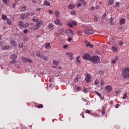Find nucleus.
I'll use <instances>...</instances> for the list:
<instances>
[{
  "label": "nucleus",
  "instance_id": "22",
  "mask_svg": "<svg viewBox=\"0 0 129 129\" xmlns=\"http://www.w3.org/2000/svg\"><path fill=\"white\" fill-rule=\"evenodd\" d=\"M66 25L67 26H68V27H70V28H72L73 27V26L72 25V23H71V22H67L66 23Z\"/></svg>",
  "mask_w": 129,
  "mask_h": 129
},
{
  "label": "nucleus",
  "instance_id": "19",
  "mask_svg": "<svg viewBox=\"0 0 129 129\" xmlns=\"http://www.w3.org/2000/svg\"><path fill=\"white\" fill-rule=\"evenodd\" d=\"M17 54H12L10 56V58L12 59V60H16V59H17Z\"/></svg>",
  "mask_w": 129,
  "mask_h": 129
},
{
  "label": "nucleus",
  "instance_id": "6",
  "mask_svg": "<svg viewBox=\"0 0 129 129\" xmlns=\"http://www.w3.org/2000/svg\"><path fill=\"white\" fill-rule=\"evenodd\" d=\"M92 79V76L89 74H87L85 76V80L86 82H90Z\"/></svg>",
  "mask_w": 129,
  "mask_h": 129
},
{
  "label": "nucleus",
  "instance_id": "56",
  "mask_svg": "<svg viewBox=\"0 0 129 129\" xmlns=\"http://www.w3.org/2000/svg\"><path fill=\"white\" fill-rule=\"evenodd\" d=\"M79 7H81V3H79L77 5V8H79Z\"/></svg>",
  "mask_w": 129,
  "mask_h": 129
},
{
  "label": "nucleus",
  "instance_id": "23",
  "mask_svg": "<svg viewBox=\"0 0 129 129\" xmlns=\"http://www.w3.org/2000/svg\"><path fill=\"white\" fill-rule=\"evenodd\" d=\"M54 23L55 25H59V24H60V19H58L56 18V19L54 21Z\"/></svg>",
  "mask_w": 129,
  "mask_h": 129
},
{
  "label": "nucleus",
  "instance_id": "24",
  "mask_svg": "<svg viewBox=\"0 0 129 129\" xmlns=\"http://www.w3.org/2000/svg\"><path fill=\"white\" fill-rule=\"evenodd\" d=\"M6 21H7V23L8 25H12V21H11V20H10V19L7 18V19H6Z\"/></svg>",
  "mask_w": 129,
  "mask_h": 129
},
{
  "label": "nucleus",
  "instance_id": "48",
  "mask_svg": "<svg viewBox=\"0 0 129 129\" xmlns=\"http://www.w3.org/2000/svg\"><path fill=\"white\" fill-rule=\"evenodd\" d=\"M127 97V94L125 93V94H124V96H123L122 99H126Z\"/></svg>",
  "mask_w": 129,
  "mask_h": 129
},
{
  "label": "nucleus",
  "instance_id": "60",
  "mask_svg": "<svg viewBox=\"0 0 129 129\" xmlns=\"http://www.w3.org/2000/svg\"><path fill=\"white\" fill-rule=\"evenodd\" d=\"M83 101H84V102H87V100H86V99H84V98H82Z\"/></svg>",
  "mask_w": 129,
  "mask_h": 129
},
{
  "label": "nucleus",
  "instance_id": "8",
  "mask_svg": "<svg viewBox=\"0 0 129 129\" xmlns=\"http://www.w3.org/2000/svg\"><path fill=\"white\" fill-rule=\"evenodd\" d=\"M21 60H22V61H23V62H24V63H27V62L28 63H32L33 62V60H31L29 58H27L25 57H22Z\"/></svg>",
  "mask_w": 129,
  "mask_h": 129
},
{
  "label": "nucleus",
  "instance_id": "13",
  "mask_svg": "<svg viewBox=\"0 0 129 129\" xmlns=\"http://www.w3.org/2000/svg\"><path fill=\"white\" fill-rule=\"evenodd\" d=\"M54 27L55 25H54L52 23H50L48 26V28L49 30H54Z\"/></svg>",
  "mask_w": 129,
  "mask_h": 129
},
{
  "label": "nucleus",
  "instance_id": "7",
  "mask_svg": "<svg viewBox=\"0 0 129 129\" xmlns=\"http://www.w3.org/2000/svg\"><path fill=\"white\" fill-rule=\"evenodd\" d=\"M30 16H31V14L30 13H26L21 14L20 16V18L22 20H24L26 19V18H27V17H29Z\"/></svg>",
  "mask_w": 129,
  "mask_h": 129
},
{
  "label": "nucleus",
  "instance_id": "26",
  "mask_svg": "<svg viewBox=\"0 0 129 129\" xmlns=\"http://www.w3.org/2000/svg\"><path fill=\"white\" fill-rule=\"evenodd\" d=\"M112 51L113 52H114L115 53H116V52H117L118 49H117V48L116 47H112Z\"/></svg>",
  "mask_w": 129,
  "mask_h": 129
},
{
  "label": "nucleus",
  "instance_id": "27",
  "mask_svg": "<svg viewBox=\"0 0 129 129\" xmlns=\"http://www.w3.org/2000/svg\"><path fill=\"white\" fill-rule=\"evenodd\" d=\"M95 93H96V94H97V95H98V96H99L100 97V98L102 99V96L101 95L100 93H99L97 91H95Z\"/></svg>",
  "mask_w": 129,
  "mask_h": 129
},
{
  "label": "nucleus",
  "instance_id": "54",
  "mask_svg": "<svg viewBox=\"0 0 129 129\" xmlns=\"http://www.w3.org/2000/svg\"><path fill=\"white\" fill-rule=\"evenodd\" d=\"M76 89H77V91H79V90H81V87H77L76 88Z\"/></svg>",
  "mask_w": 129,
  "mask_h": 129
},
{
  "label": "nucleus",
  "instance_id": "34",
  "mask_svg": "<svg viewBox=\"0 0 129 129\" xmlns=\"http://www.w3.org/2000/svg\"><path fill=\"white\" fill-rule=\"evenodd\" d=\"M42 59H43L44 61H48V60H49V58L47 56H44L43 55H42Z\"/></svg>",
  "mask_w": 129,
  "mask_h": 129
},
{
  "label": "nucleus",
  "instance_id": "45",
  "mask_svg": "<svg viewBox=\"0 0 129 129\" xmlns=\"http://www.w3.org/2000/svg\"><path fill=\"white\" fill-rule=\"evenodd\" d=\"M116 94H119V93H121V90H118L115 91Z\"/></svg>",
  "mask_w": 129,
  "mask_h": 129
},
{
  "label": "nucleus",
  "instance_id": "52",
  "mask_svg": "<svg viewBox=\"0 0 129 129\" xmlns=\"http://www.w3.org/2000/svg\"><path fill=\"white\" fill-rule=\"evenodd\" d=\"M71 41H72V38H71L70 37H68V41L69 42H71Z\"/></svg>",
  "mask_w": 129,
  "mask_h": 129
},
{
  "label": "nucleus",
  "instance_id": "57",
  "mask_svg": "<svg viewBox=\"0 0 129 129\" xmlns=\"http://www.w3.org/2000/svg\"><path fill=\"white\" fill-rule=\"evenodd\" d=\"M82 4H83V5H86V2H85V1H82Z\"/></svg>",
  "mask_w": 129,
  "mask_h": 129
},
{
  "label": "nucleus",
  "instance_id": "59",
  "mask_svg": "<svg viewBox=\"0 0 129 129\" xmlns=\"http://www.w3.org/2000/svg\"><path fill=\"white\" fill-rule=\"evenodd\" d=\"M118 107H119V104H116V105H115V108H118Z\"/></svg>",
  "mask_w": 129,
  "mask_h": 129
},
{
  "label": "nucleus",
  "instance_id": "51",
  "mask_svg": "<svg viewBox=\"0 0 129 129\" xmlns=\"http://www.w3.org/2000/svg\"><path fill=\"white\" fill-rule=\"evenodd\" d=\"M76 12H75L74 11H72L71 12V15H76Z\"/></svg>",
  "mask_w": 129,
  "mask_h": 129
},
{
  "label": "nucleus",
  "instance_id": "35",
  "mask_svg": "<svg viewBox=\"0 0 129 129\" xmlns=\"http://www.w3.org/2000/svg\"><path fill=\"white\" fill-rule=\"evenodd\" d=\"M53 65H59V61L57 60H53Z\"/></svg>",
  "mask_w": 129,
  "mask_h": 129
},
{
  "label": "nucleus",
  "instance_id": "39",
  "mask_svg": "<svg viewBox=\"0 0 129 129\" xmlns=\"http://www.w3.org/2000/svg\"><path fill=\"white\" fill-rule=\"evenodd\" d=\"M23 47H24V44L23 43H20L18 45V48H19L20 49H22Z\"/></svg>",
  "mask_w": 129,
  "mask_h": 129
},
{
  "label": "nucleus",
  "instance_id": "9",
  "mask_svg": "<svg viewBox=\"0 0 129 129\" xmlns=\"http://www.w3.org/2000/svg\"><path fill=\"white\" fill-rule=\"evenodd\" d=\"M83 59L86 60H91V57L88 54H85L83 56Z\"/></svg>",
  "mask_w": 129,
  "mask_h": 129
},
{
  "label": "nucleus",
  "instance_id": "28",
  "mask_svg": "<svg viewBox=\"0 0 129 129\" xmlns=\"http://www.w3.org/2000/svg\"><path fill=\"white\" fill-rule=\"evenodd\" d=\"M3 2L4 4H6V5L10 4V0H3Z\"/></svg>",
  "mask_w": 129,
  "mask_h": 129
},
{
  "label": "nucleus",
  "instance_id": "20",
  "mask_svg": "<svg viewBox=\"0 0 129 129\" xmlns=\"http://www.w3.org/2000/svg\"><path fill=\"white\" fill-rule=\"evenodd\" d=\"M44 6H46L47 7L50 6V5H51V4L50 3V2H48V1L45 0L44 2Z\"/></svg>",
  "mask_w": 129,
  "mask_h": 129
},
{
  "label": "nucleus",
  "instance_id": "46",
  "mask_svg": "<svg viewBox=\"0 0 129 129\" xmlns=\"http://www.w3.org/2000/svg\"><path fill=\"white\" fill-rule=\"evenodd\" d=\"M37 108H43L44 106L42 104H39L37 106Z\"/></svg>",
  "mask_w": 129,
  "mask_h": 129
},
{
  "label": "nucleus",
  "instance_id": "43",
  "mask_svg": "<svg viewBox=\"0 0 129 129\" xmlns=\"http://www.w3.org/2000/svg\"><path fill=\"white\" fill-rule=\"evenodd\" d=\"M81 34H82V31H81L80 30L78 31L77 32V35H78V36H81Z\"/></svg>",
  "mask_w": 129,
  "mask_h": 129
},
{
  "label": "nucleus",
  "instance_id": "58",
  "mask_svg": "<svg viewBox=\"0 0 129 129\" xmlns=\"http://www.w3.org/2000/svg\"><path fill=\"white\" fill-rule=\"evenodd\" d=\"M49 14H53L54 12L51 10H49Z\"/></svg>",
  "mask_w": 129,
  "mask_h": 129
},
{
  "label": "nucleus",
  "instance_id": "11",
  "mask_svg": "<svg viewBox=\"0 0 129 129\" xmlns=\"http://www.w3.org/2000/svg\"><path fill=\"white\" fill-rule=\"evenodd\" d=\"M84 33L88 35H92V34L94 33V31L92 30L86 29L84 30Z\"/></svg>",
  "mask_w": 129,
  "mask_h": 129
},
{
  "label": "nucleus",
  "instance_id": "16",
  "mask_svg": "<svg viewBox=\"0 0 129 129\" xmlns=\"http://www.w3.org/2000/svg\"><path fill=\"white\" fill-rule=\"evenodd\" d=\"M125 24V19L121 18L120 19V25H124Z\"/></svg>",
  "mask_w": 129,
  "mask_h": 129
},
{
  "label": "nucleus",
  "instance_id": "47",
  "mask_svg": "<svg viewBox=\"0 0 129 129\" xmlns=\"http://www.w3.org/2000/svg\"><path fill=\"white\" fill-rule=\"evenodd\" d=\"M98 83H99V80L98 79H96L94 82V84L97 85V84H98Z\"/></svg>",
  "mask_w": 129,
  "mask_h": 129
},
{
  "label": "nucleus",
  "instance_id": "42",
  "mask_svg": "<svg viewBox=\"0 0 129 129\" xmlns=\"http://www.w3.org/2000/svg\"><path fill=\"white\" fill-rule=\"evenodd\" d=\"M113 20H114L113 18L111 17L110 18V25H113Z\"/></svg>",
  "mask_w": 129,
  "mask_h": 129
},
{
  "label": "nucleus",
  "instance_id": "17",
  "mask_svg": "<svg viewBox=\"0 0 129 129\" xmlns=\"http://www.w3.org/2000/svg\"><path fill=\"white\" fill-rule=\"evenodd\" d=\"M45 49H47L48 50L51 49V44L50 43H47L45 44Z\"/></svg>",
  "mask_w": 129,
  "mask_h": 129
},
{
  "label": "nucleus",
  "instance_id": "62",
  "mask_svg": "<svg viewBox=\"0 0 129 129\" xmlns=\"http://www.w3.org/2000/svg\"><path fill=\"white\" fill-rule=\"evenodd\" d=\"M86 113H88L89 114V113H90V110H86Z\"/></svg>",
  "mask_w": 129,
  "mask_h": 129
},
{
  "label": "nucleus",
  "instance_id": "32",
  "mask_svg": "<svg viewBox=\"0 0 129 129\" xmlns=\"http://www.w3.org/2000/svg\"><path fill=\"white\" fill-rule=\"evenodd\" d=\"M83 92L86 93V92H88V89L86 88V87H84L83 89Z\"/></svg>",
  "mask_w": 129,
  "mask_h": 129
},
{
  "label": "nucleus",
  "instance_id": "36",
  "mask_svg": "<svg viewBox=\"0 0 129 129\" xmlns=\"http://www.w3.org/2000/svg\"><path fill=\"white\" fill-rule=\"evenodd\" d=\"M79 59H80V56H77L76 58L77 63H80V61Z\"/></svg>",
  "mask_w": 129,
  "mask_h": 129
},
{
  "label": "nucleus",
  "instance_id": "29",
  "mask_svg": "<svg viewBox=\"0 0 129 129\" xmlns=\"http://www.w3.org/2000/svg\"><path fill=\"white\" fill-rule=\"evenodd\" d=\"M86 47H89L90 48H93V45L90 44V43L88 42L86 45Z\"/></svg>",
  "mask_w": 129,
  "mask_h": 129
},
{
  "label": "nucleus",
  "instance_id": "14",
  "mask_svg": "<svg viewBox=\"0 0 129 129\" xmlns=\"http://www.w3.org/2000/svg\"><path fill=\"white\" fill-rule=\"evenodd\" d=\"M67 56H68L70 60H72L73 59V53H67Z\"/></svg>",
  "mask_w": 129,
  "mask_h": 129
},
{
  "label": "nucleus",
  "instance_id": "61",
  "mask_svg": "<svg viewBox=\"0 0 129 129\" xmlns=\"http://www.w3.org/2000/svg\"><path fill=\"white\" fill-rule=\"evenodd\" d=\"M100 8V6H99V5H97L96 6V9H97V10H98Z\"/></svg>",
  "mask_w": 129,
  "mask_h": 129
},
{
  "label": "nucleus",
  "instance_id": "21",
  "mask_svg": "<svg viewBox=\"0 0 129 129\" xmlns=\"http://www.w3.org/2000/svg\"><path fill=\"white\" fill-rule=\"evenodd\" d=\"M55 14L56 19H57V18H59V16H60V12L58 11H55Z\"/></svg>",
  "mask_w": 129,
  "mask_h": 129
},
{
  "label": "nucleus",
  "instance_id": "31",
  "mask_svg": "<svg viewBox=\"0 0 129 129\" xmlns=\"http://www.w3.org/2000/svg\"><path fill=\"white\" fill-rule=\"evenodd\" d=\"M74 7V5H73V4H70L69 6H68V8L71 9H73Z\"/></svg>",
  "mask_w": 129,
  "mask_h": 129
},
{
  "label": "nucleus",
  "instance_id": "38",
  "mask_svg": "<svg viewBox=\"0 0 129 129\" xmlns=\"http://www.w3.org/2000/svg\"><path fill=\"white\" fill-rule=\"evenodd\" d=\"M2 19L3 20H4V21L7 20V19H8V18L7 17V16H6L5 15L3 14L2 15Z\"/></svg>",
  "mask_w": 129,
  "mask_h": 129
},
{
  "label": "nucleus",
  "instance_id": "1",
  "mask_svg": "<svg viewBox=\"0 0 129 129\" xmlns=\"http://www.w3.org/2000/svg\"><path fill=\"white\" fill-rule=\"evenodd\" d=\"M122 76L125 79L129 78V67L125 68L122 70Z\"/></svg>",
  "mask_w": 129,
  "mask_h": 129
},
{
  "label": "nucleus",
  "instance_id": "64",
  "mask_svg": "<svg viewBox=\"0 0 129 129\" xmlns=\"http://www.w3.org/2000/svg\"><path fill=\"white\" fill-rule=\"evenodd\" d=\"M118 6H119V2H117L116 3V7H118Z\"/></svg>",
  "mask_w": 129,
  "mask_h": 129
},
{
  "label": "nucleus",
  "instance_id": "15",
  "mask_svg": "<svg viewBox=\"0 0 129 129\" xmlns=\"http://www.w3.org/2000/svg\"><path fill=\"white\" fill-rule=\"evenodd\" d=\"M1 49L2 50H9L10 49V46L9 45H6V46H1Z\"/></svg>",
  "mask_w": 129,
  "mask_h": 129
},
{
  "label": "nucleus",
  "instance_id": "5",
  "mask_svg": "<svg viewBox=\"0 0 129 129\" xmlns=\"http://www.w3.org/2000/svg\"><path fill=\"white\" fill-rule=\"evenodd\" d=\"M66 35L68 37H72L73 36V31L72 29H68L66 31Z\"/></svg>",
  "mask_w": 129,
  "mask_h": 129
},
{
  "label": "nucleus",
  "instance_id": "49",
  "mask_svg": "<svg viewBox=\"0 0 129 129\" xmlns=\"http://www.w3.org/2000/svg\"><path fill=\"white\" fill-rule=\"evenodd\" d=\"M94 20L95 22H98V19H97V16H94Z\"/></svg>",
  "mask_w": 129,
  "mask_h": 129
},
{
  "label": "nucleus",
  "instance_id": "2",
  "mask_svg": "<svg viewBox=\"0 0 129 129\" xmlns=\"http://www.w3.org/2000/svg\"><path fill=\"white\" fill-rule=\"evenodd\" d=\"M36 24L33 27V30H38V29L41 28V27L44 25V21L42 20L39 21V19H37Z\"/></svg>",
  "mask_w": 129,
  "mask_h": 129
},
{
  "label": "nucleus",
  "instance_id": "18",
  "mask_svg": "<svg viewBox=\"0 0 129 129\" xmlns=\"http://www.w3.org/2000/svg\"><path fill=\"white\" fill-rule=\"evenodd\" d=\"M10 44L11 45H12V46H14V47H16V46H17V42H16V41H15L13 40H11L10 41Z\"/></svg>",
  "mask_w": 129,
  "mask_h": 129
},
{
  "label": "nucleus",
  "instance_id": "30",
  "mask_svg": "<svg viewBox=\"0 0 129 129\" xmlns=\"http://www.w3.org/2000/svg\"><path fill=\"white\" fill-rule=\"evenodd\" d=\"M81 79V76L80 75H78L77 76V82L79 81Z\"/></svg>",
  "mask_w": 129,
  "mask_h": 129
},
{
  "label": "nucleus",
  "instance_id": "63",
  "mask_svg": "<svg viewBox=\"0 0 129 129\" xmlns=\"http://www.w3.org/2000/svg\"><path fill=\"white\" fill-rule=\"evenodd\" d=\"M122 44H123V42H120L119 43V46H122Z\"/></svg>",
  "mask_w": 129,
  "mask_h": 129
},
{
  "label": "nucleus",
  "instance_id": "33",
  "mask_svg": "<svg viewBox=\"0 0 129 129\" xmlns=\"http://www.w3.org/2000/svg\"><path fill=\"white\" fill-rule=\"evenodd\" d=\"M113 2H114V0H109L108 2V4L113 5Z\"/></svg>",
  "mask_w": 129,
  "mask_h": 129
},
{
  "label": "nucleus",
  "instance_id": "4",
  "mask_svg": "<svg viewBox=\"0 0 129 129\" xmlns=\"http://www.w3.org/2000/svg\"><path fill=\"white\" fill-rule=\"evenodd\" d=\"M18 25L19 27H21V28H24V29L26 28H28L29 27V23H26L25 24H24V22L22 21H20L18 23Z\"/></svg>",
  "mask_w": 129,
  "mask_h": 129
},
{
  "label": "nucleus",
  "instance_id": "3",
  "mask_svg": "<svg viewBox=\"0 0 129 129\" xmlns=\"http://www.w3.org/2000/svg\"><path fill=\"white\" fill-rule=\"evenodd\" d=\"M99 61H100V59L98 56H93L91 58L90 61L93 62V63H94L95 64L99 63Z\"/></svg>",
  "mask_w": 129,
  "mask_h": 129
},
{
  "label": "nucleus",
  "instance_id": "37",
  "mask_svg": "<svg viewBox=\"0 0 129 129\" xmlns=\"http://www.w3.org/2000/svg\"><path fill=\"white\" fill-rule=\"evenodd\" d=\"M99 73L101 75H103V74H104V73H105V72L103 70H100V71H99Z\"/></svg>",
  "mask_w": 129,
  "mask_h": 129
},
{
  "label": "nucleus",
  "instance_id": "41",
  "mask_svg": "<svg viewBox=\"0 0 129 129\" xmlns=\"http://www.w3.org/2000/svg\"><path fill=\"white\" fill-rule=\"evenodd\" d=\"M71 23H72L73 25H74V26H77V22L75 21H72Z\"/></svg>",
  "mask_w": 129,
  "mask_h": 129
},
{
  "label": "nucleus",
  "instance_id": "10",
  "mask_svg": "<svg viewBox=\"0 0 129 129\" xmlns=\"http://www.w3.org/2000/svg\"><path fill=\"white\" fill-rule=\"evenodd\" d=\"M105 89L107 92H111V91H112V86L108 85L105 87Z\"/></svg>",
  "mask_w": 129,
  "mask_h": 129
},
{
  "label": "nucleus",
  "instance_id": "44",
  "mask_svg": "<svg viewBox=\"0 0 129 129\" xmlns=\"http://www.w3.org/2000/svg\"><path fill=\"white\" fill-rule=\"evenodd\" d=\"M117 60H118V59L117 58H116V59L112 60V63L113 64H115V63H116V62H117Z\"/></svg>",
  "mask_w": 129,
  "mask_h": 129
},
{
  "label": "nucleus",
  "instance_id": "55",
  "mask_svg": "<svg viewBox=\"0 0 129 129\" xmlns=\"http://www.w3.org/2000/svg\"><path fill=\"white\" fill-rule=\"evenodd\" d=\"M105 17H106V13H104L102 16V19H105Z\"/></svg>",
  "mask_w": 129,
  "mask_h": 129
},
{
  "label": "nucleus",
  "instance_id": "53",
  "mask_svg": "<svg viewBox=\"0 0 129 129\" xmlns=\"http://www.w3.org/2000/svg\"><path fill=\"white\" fill-rule=\"evenodd\" d=\"M24 33L27 34V33H29V30L28 29H25L24 30Z\"/></svg>",
  "mask_w": 129,
  "mask_h": 129
},
{
  "label": "nucleus",
  "instance_id": "25",
  "mask_svg": "<svg viewBox=\"0 0 129 129\" xmlns=\"http://www.w3.org/2000/svg\"><path fill=\"white\" fill-rule=\"evenodd\" d=\"M60 40L61 42H64L65 41V36H60Z\"/></svg>",
  "mask_w": 129,
  "mask_h": 129
},
{
  "label": "nucleus",
  "instance_id": "40",
  "mask_svg": "<svg viewBox=\"0 0 129 129\" xmlns=\"http://www.w3.org/2000/svg\"><path fill=\"white\" fill-rule=\"evenodd\" d=\"M26 8H27V7H26V6H24V7H22V8L20 9V11H21V12H24V11H25V10H26Z\"/></svg>",
  "mask_w": 129,
  "mask_h": 129
},
{
  "label": "nucleus",
  "instance_id": "12",
  "mask_svg": "<svg viewBox=\"0 0 129 129\" xmlns=\"http://www.w3.org/2000/svg\"><path fill=\"white\" fill-rule=\"evenodd\" d=\"M36 56L39 58V59H42L43 58V54L40 53V52L38 51L36 53Z\"/></svg>",
  "mask_w": 129,
  "mask_h": 129
},
{
  "label": "nucleus",
  "instance_id": "50",
  "mask_svg": "<svg viewBox=\"0 0 129 129\" xmlns=\"http://www.w3.org/2000/svg\"><path fill=\"white\" fill-rule=\"evenodd\" d=\"M15 62H16V60H15V59H12V60L10 62V64H15Z\"/></svg>",
  "mask_w": 129,
  "mask_h": 129
}]
</instances>
